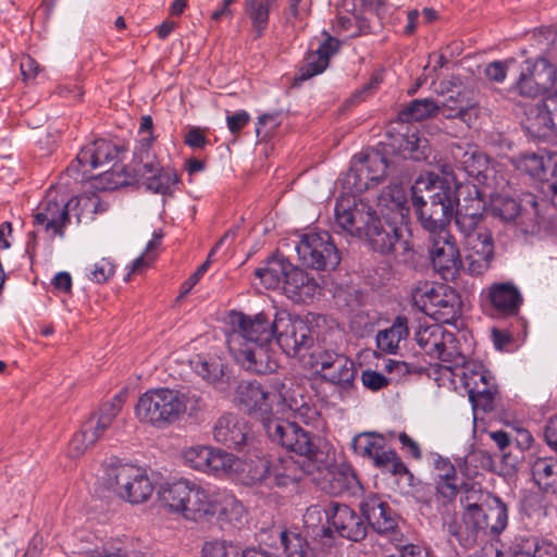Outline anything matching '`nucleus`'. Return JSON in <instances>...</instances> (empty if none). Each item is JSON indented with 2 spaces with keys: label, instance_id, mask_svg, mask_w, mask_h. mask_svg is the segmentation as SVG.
<instances>
[{
  "label": "nucleus",
  "instance_id": "1",
  "mask_svg": "<svg viewBox=\"0 0 557 557\" xmlns=\"http://www.w3.org/2000/svg\"><path fill=\"white\" fill-rule=\"evenodd\" d=\"M412 205L422 227L429 233L448 231L456 211V187L435 174L421 175L412 186ZM461 210V212H466ZM468 212H471L468 209Z\"/></svg>",
  "mask_w": 557,
  "mask_h": 557
},
{
  "label": "nucleus",
  "instance_id": "2",
  "mask_svg": "<svg viewBox=\"0 0 557 557\" xmlns=\"http://www.w3.org/2000/svg\"><path fill=\"white\" fill-rule=\"evenodd\" d=\"M381 199L382 189H377L374 197L363 196L359 201L351 194L341 196L334 209L335 226L341 232L366 240L373 250L381 251L383 248L380 239L383 231Z\"/></svg>",
  "mask_w": 557,
  "mask_h": 557
},
{
  "label": "nucleus",
  "instance_id": "3",
  "mask_svg": "<svg viewBox=\"0 0 557 557\" xmlns=\"http://www.w3.org/2000/svg\"><path fill=\"white\" fill-rule=\"evenodd\" d=\"M161 505L193 522H207L219 510V495L191 481L182 479L159 491Z\"/></svg>",
  "mask_w": 557,
  "mask_h": 557
},
{
  "label": "nucleus",
  "instance_id": "4",
  "mask_svg": "<svg viewBox=\"0 0 557 557\" xmlns=\"http://www.w3.org/2000/svg\"><path fill=\"white\" fill-rule=\"evenodd\" d=\"M117 156V146L104 139H97L81 149L75 161L67 166L66 173L79 182L100 177L106 183L107 189L125 186L128 181L121 173L122 168H116L114 163L111 169H104L109 163L114 162Z\"/></svg>",
  "mask_w": 557,
  "mask_h": 557
},
{
  "label": "nucleus",
  "instance_id": "5",
  "mask_svg": "<svg viewBox=\"0 0 557 557\" xmlns=\"http://www.w3.org/2000/svg\"><path fill=\"white\" fill-rule=\"evenodd\" d=\"M471 212H458L456 224L465 236V268L473 275L486 272L494 256L491 232L481 225V201L473 200Z\"/></svg>",
  "mask_w": 557,
  "mask_h": 557
},
{
  "label": "nucleus",
  "instance_id": "6",
  "mask_svg": "<svg viewBox=\"0 0 557 557\" xmlns=\"http://www.w3.org/2000/svg\"><path fill=\"white\" fill-rule=\"evenodd\" d=\"M265 433L272 442L302 457L301 461L311 463L313 469L326 467L327 453L321 446V440L297 423L282 419L269 420L265 421Z\"/></svg>",
  "mask_w": 557,
  "mask_h": 557
},
{
  "label": "nucleus",
  "instance_id": "7",
  "mask_svg": "<svg viewBox=\"0 0 557 557\" xmlns=\"http://www.w3.org/2000/svg\"><path fill=\"white\" fill-rule=\"evenodd\" d=\"M235 400L248 414L261 419L264 430L265 421L273 420L270 416L275 403L290 410L298 408L294 399H287L285 383L281 381L275 382L271 389L256 380L242 381L236 387Z\"/></svg>",
  "mask_w": 557,
  "mask_h": 557
},
{
  "label": "nucleus",
  "instance_id": "8",
  "mask_svg": "<svg viewBox=\"0 0 557 557\" xmlns=\"http://www.w3.org/2000/svg\"><path fill=\"white\" fill-rule=\"evenodd\" d=\"M275 339L287 356L300 357L306 363L309 356L317 347H321L326 341L319 338L315 330L304 319L287 314L276 313Z\"/></svg>",
  "mask_w": 557,
  "mask_h": 557
},
{
  "label": "nucleus",
  "instance_id": "9",
  "mask_svg": "<svg viewBox=\"0 0 557 557\" xmlns=\"http://www.w3.org/2000/svg\"><path fill=\"white\" fill-rule=\"evenodd\" d=\"M306 366L322 381L346 393L354 387L358 372L351 359L336 351L326 342L311 352Z\"/></svg>",
  "mask_w": 557,
  "mask_h": 557
},
{
  "label": "nucleus",
  "instance_id": "10",
  "mask_svg": "<svg viewBox=\"0 0 557 557\" xmlns=\"http://www.w3.org/2000/svg\"><path fill=\"white\" fill-rule=\"evenodd\" d=\"M412 299L421 311L440 323H455L461 314L460 296L447 284L423 283L414 289Z\"/></svg>",
  "mask_w": 557,
  "mask_h": 557
},
{
  "label": "nucleus",
  "instance_id": "11",
  "mask_svg": "<svg viewBox=\"0 0 557 557\" xmlns=\"http://www.w3.org/2000/svg\"><path fill=\"white\" fill-rule=\"evenodd\" d=\"M108 486L131 504L147 502L154 486L146 471L131 463H111L107 469Z\"/></svg>",
  "mask_w": 557,
  "mask_h": 557
},
{
  "label": "nucleus",
  "instance_id": "12",
  "mask_svg": "<svg viewBox=\"0 0 557 557\" xmlns=\"http://www.w3.org/2000/svg\"><path fill=\"white\" fill-rule=\"evenodd\" d=\"M177 406L172 388H151L138 398L135 416L140 423L162 430L178 421Z\"/></svg>",
  "mask_w": 557,
  "mask_h": 557
},
{
  "label": "nucleus",
  "instance_id": "13",
  "mask_svg": "<svg viewBox=\"0 0 557 557\" xmlns=\"http://www.w3.org/2000/svg\"><path fill=\"white\" fill-rule=\"evenodd\" d=\"M302 264L315 270H334L341 255L327 232L305 234L296 246Z\"/></svg>",
  "mask_w": 557,
  "mask_h": 557
},
{
  "label": "nucleus",
  "instance_id": "14",
  "mask_svg": "<svg viewBox=\"0 0 557 557\" xmlns=\"http://www.w3.org/2000/svg\"><path fill=\"white\" fill-rule=\"evenodd\" d=\"M235 361L245 370L256 374L272 373L278 368L272 343H248L235 337L228 346Z\"/></svg>",
  "mask_w": 557,
  "mask_h": 557
},
{
  "label": "nucleus",
  "instance_id": "15",
  "mask_svg": "<svg viewBox=\"0 0 557 557\" xmlns=\"http://www.w3.org/2000/svg\"><path fill=\"white\" fill-rule=\"evenodd\" d=\"M557 82V69L548 60H527L521 67L516 89L525 97H536L553 89Z\"/></svg>",
  "mask_w": 557,
  "mask_h": 557
},
{
  "label": "nucleus",
  "instance_id": "16",
  "mask_svg": "<svg viewBox=\"0 0 557 557\" xmlns=\"http://www.w3.org/2000/svg\"><path fill=\"white\" fill-rule=\"evenodd\" d=\"M233 326L232 333L227 338V346H231L235 337L244 339L245 344L248 343H272L275 337L276 315L272 320L265 312H260L255 315H247L242 312H234L231 315Z\"/></svg>",
  "mask_w": 557,
  "mask_h": 557
},
{
  "label": "nucleus",
  "instance_id": "17",
  "mask_svg": "<svg viewBox=\"0 0 557 557\" xmlns=\"http://www.w3.org/2000/svg\"><path fill=\"white\" fill-rule=\"evenodd\" d=\"M416 341L422 350L432 358L451 364L458 363L460 352L455 335L437 323L420 325L416 333Z\"/></svg>",
  "mask_w": 557,
  "mask_h": 557
},
{
  "label": "nucleus",
  "instance_id": "18",
  "mask_svg": "<svg viewBox=\"0 0 557 557\" xmlns=\"http://www.w3.org/2000/svg\"><path fill=\"white\" fill-rule=\"evenodd\" d=\"M430 259L445 280L454 278L462 267L459 249L448 231L430 233Z\"/></svg>",
  "mask_w": 557,
  "mask_h": 557
},
{
  "label": "nucleus",
  "instance_id": "19",
  "mask_svg": "<svg viewBox=\"0 0 557 557\" xmlns=\"http://www.w3.org/2000/svg\"><path fill=\"white\" fill-rule=\"evenodd\" d=\"M324 512L329 525L342 537L355 542L366 537L367 524L349 506L339 503H331Z\"/></svg>",
  "mask_w": 557,
  "mask_h": 557
},
{
  "label": "nucleus",
  "instance_id": "20",
  "mask_svg": "<svg viewBox=\"0 0 557 557\" xmlns=\"http://www.w3.org/2000/svg\"><path fill=\"white\" fill-rule=\"evenodd\" d=\"M35 224L42 225L46 232L62 237L64 227L70 223L67 203L64 199L59 200L53 191H49L39 203L35 214Z\"/></svg>",
  "mask_w": 557,
  "mask_h": 557
},
{
  "label": "nucleus",
  "instance_id": "21",
  "mask_svg": "<svg viewBox=\"0 0 557 557\" xmlns=\"http://www.w3.org/2000/svg\"><path fill=\"white\" fill-rule=\"evenodd\" d=\"M270 486L287 487L296 484L307 474L312 473L315 469L311 463H304L296 460L293 456H282L274 460H270Z\"/></svg>",
  "mask_w": 557,
  "mask_h": 557
},
{
  "label": "nucleus",
  "instance_id": "22",
  "mask_svg": "<svg viewBox=\"0 0 557 557\" xmlns=\"http://www.w3.org/2000/svg\"><path fill=\"white\" fill-rule=\"evenodd\" d=\"M283 289L294 302H308L321 294V286L314 276L295 265L287 274Z\"/></svg>",
  "mask_w": 557,
  "mask_h": 557
},
{
  "label": "nucleus",
  "instance_id": "23",
  "mask_svg": "<svg viewBox=\"0 0 557 557\" xmlns=\"http://www.w3.org/2000/svg\"><path fill=\"white\" fill-rule=\"evenodd\" d=\"M213 437L216 442L230 448H240L246 444L248 425L237 414H224L214 424Z\"/></svg>",
  "mask_w": 557,
  "mask_h": 557
},
{
  "label": "nucleus",
  "instance_id": "24",
  "mask_svg": "<svg viewBox=\"0 0 557 557\" xmlns=\"http://www.w3.org/2000/svg\"><path fill=\"white\" fill-rule=\"evenodd\" d=\"M458 363L441 366L440 371L443 377L454 383V377L459 376L468 395L473 391V386L479 385L482 381L488 379L491 373L484 369L481 363L466 361L463 356L457 358Z\"/></svg>",
  "mask_w": 557,
  "mask_h": 557
},
{
  "label": "nucleus",
  "instance_id": "25",
  "mask_svg": "<svg viewBox=\"0 0 557 557\" xmlns=\"http://www.w3.org/2000/svg\"><path fill=\"white\" fill-rule=\"evenodd\" d=\"M370 172L366 165L354 156L349 171L341 180L342 186L346 194H364V196L374 197L377 189L383 190V186L379 181H372Z\"/></svg>",
  "mask_w": 557,
  "mask_h": 557
},
{
  "label": "nucleus",
  "instance_id": "26",
  "mask_svg": "<svg viewBox=\"0 0 557 557\" xmlns=\"http://www.w3.org/2000/svg\"><path fill=\"white\" fill-rule=\"evenodd\" d=\"M455 158L469 176L474 177L481 183H485L494 172L487 156L473 145H467L465 148L457 146Z\"/></svg>",
  "mask_w": 557,
  "mask_h": 557
},
{
  "label": "nucleus",
  "instance_id": "27",
  "mask_svg": "<svg viewBox=\"0 0 557 557\" xmlns=\"http://www.w3.org/2000/svg\"><path fill=\"white\" fill-rule=\"evenodd\" d=\"M392 199L397 208V214L400 216L401 221H404L408 212V210L404 207V203L406 202V195L404 190L398 189L396 191V196H392ZM388 228L393 233V235L389 236V232L385 228V235L387 236L389 250L396 255V257L405 256L410 250V245L408 242L409 231L407 225L404 222H401L399 225L388 223ZM386 246L387 243L385 242V247Z\"/></svg>",
  "mask_w": 557,
  "mask_h": 557
},
{
  "label": "nucleus",
  "instance_id": "28",
  "mask_svg": "<svg viewBox=\"0 0 557 557\" xmlns=\"http://www.w3.org/2000/svg\"><path fill=\"white\" fill-rule=\"evenodd\" d=\"M359 487L360 482L355 471L348 466L329 469L322 484V490L333 496L355 494Z\"/></svg>",
  "mask_w": 557,
  "mask_h": 557
},
{
  "label": "nucleus",
  "instance_id": "29",
  "mask_svg": "<svg viewBox=\"0 0 557 557\" xmlns=\"http://www.w3.org/2000/svg\"><path fill=\"white\" fill-rule=\"evenodd\" d=\"M339 42L329 36L315 51L308 53L304 64L299 69L297 79L307 81L322 73L329 65L330 57L338 49Z\"/></svg>",
  "mask_w": 557,
  "mask_h": 557
},
{
  "label": "nucleus",
  "instance_id": "30",
  "mask_svg": "<svg viewBox=\"0 0 557 557\" xmlns=\"http://www.w3.org/2000/svg\"><path fill=\"white\" fill-rule=\"evenodd\" d=\"M557 547L536 536H518L504 557H556Z\"/></svg>",
  "mask_w": 557,
  "mask_h": 557
},
{
  "label": "nucleus",
  "instance_id": "31",
  "mask_svg": "<svg viewBox=\"0 0 557 557\" xmlns=\"http://www.w3.org/2000/svg\"><path fill=\"white\" fill-rule=\"evenodd\" d=\"M531 126L536 128L537 132H552L557 134V90L546 96L535 108L530 112Z\"/></svg>",
  "mask_w": 557,
  "mask_h": 557
},
{
  "label": "nucleus",
  "instance_id": "32",
  "mask_svg": "<svg viewBox=\"0 0 557 557\" xmlns=\"http://www.w3.org/2000/svg\"><path fill=\"white\" fill-rule=\"evenodd\" d=\"M293 264L283 255H273L265 262L264 267L255 270V275L269 288H277L284 284Z\"/></svg>",
  "mask_w": 557,
  "mask_h": 557
},
{
  "label": "nucleus",
  "instance_id": "33",
  "mask_svg": "<svg viewBox=\"0 0 557 557\" xmlns=\"http://www.w3.org/2000/svg\"><path fill=\"white\" fill-rule=\"evenodd\" d=\"M531 475L540 490L557 494V458L537 457L531 463Z\"/></svg>",
  "mask_w": 557,
  "mask_h": 557
},
{
  "label": "nucleus",
  "instance_id": "34",
  "mask_svg": "<svg viewBox=\"0 0 557 557\" xmlns=\"http://www.w3.org/2000/svg\"><path fill=\"white\" fill-rule=\"evenodd\" d=\"M270 469L271 462L264 456H249L236 467L243 483L247 485L264 483L270 486Z\"/></svg>",
  "mask_w": 557,
  "mask_h": 557
},
{
  "label": "nucleus",
  "instance_id": "35",
  "mask_svg": "<svg viewBox=\"0 0 557 557\" xmlns=\"http://www.w3.org/2000/svg\"><path fill=\"white\" fill-rule=\"evenodd\" d=\"M352 448L356 454L368 459L376 467L383 466V435L375 432H362L355 436Z\"/></svg>",
  "mask_w": 557,
  "mask_h": 557
},
{
  "label": "nucleus",
  "instance_id": "36",
  "mask_svg": "<svg viewBox=\"0 0 557 557\" xmlns=\"http://www.w3.org/2000/svg\"><path fill=\"white\" fill-rule=\"evenodd\" d=\"M388 539L391 545L394 546L395 552L385 557H431L430 553L418 545L404 544L403 534L399 531L398 524L385 517V540Z\"/></svg>",
  "mask_w": 557,
  "mask_h": 557
},
{
  "label": "nucleus",
  "instance_id": "37",
  "mask_svg": "<svg viewBox=\"0 0 557 557\" xmlns=\"http://www.w3.org/2000/svg\"><path fill=\"white\" fill-rule=\"evenodd\" d=\"M388 539L391 545L394 546L395 552L385 557H431L430 553L418 545L404 544L403 534L399 531L398 524L385 517V540Z\"/></svg>",
  "mask_w": 557,
  "mask_h": 557
},
{
  "label": "nucleus",
  "instance_id": "38",
  "mask_svg": "<svg viewBox=\"0 0 557 557\" xmlns=\"http://www.w3.org/2000/svg\"><path fill=\"white\" fill-rule=\"evenodd\" d=\"M373 488L376 491L369 492L363 503L361 504L362 515L368 521L369 525L377 533H383V497L379 492V475L373 476Z\"/></svg>",
  "mask_w": 557,
  "mask_h": 557
},
{
  "label": "nucleus",
  "instance_id": "39",
  "mask_svg": "<svg viewBox=\"0 0 557 557\" xmlns=\"http://www.w3.org/2000/svg\"><path fill=\"white\" fill-rule=\"evenodd\" d=\"M151 138L141 139L133 159V171L144 181L161 170L157 157L150 151Z\"/></svg>",
  "mask_w": 557,
  "mask_h": 557
},
{
  "label": "nucleus",
  "instance_id": "40",
  "mask_svg": "<svg viewBox=\"0 0 557 557\" xmlns=\"http://www.w3.org/2000/svg\"><path fill=\"white\" fill-rule=\"evenodd\" d=\"M490 298L493 306L504 313L516 312L521 302L518 289L508 283L493 285L490 288Z\"/></svg>",
  "mask_w": 557,
  "mask_h": 557
},
{
  "label": "nucleus",
  "instance_id": "41",
  "mask_svg": "<svg viewBox=\"0 0 557 557\" xmlns=\"http://www.w3.org/2000/svg\"><path fill=\"white\" fill-rule=\"evenodd\" d=\"M385 469H387L398 486L400 493L408 494L414 486V476L395 450L385 451Z\"/></svg>",
  "mask_w": 557,
  "mask_h": 557
},
{
  "label": "nucleus",
  "instance_id": "42",
  "mask_svg": "<svg viewBox=\"0 0 557 557\" xmlns=\"http://www.w3.org/2000/svg\"><path fill=\"white\" fill-rule=\"evenodd\" d=\"M441 112V107L434 100L424 98L411 101L398 114V120L404 123L422 121L433 117Z\"/></svg>",
  "mask_w": 557,
  "mask_h": 557
},
{
  "label": "nucleus",
  "instance_id": "43",
  "mask_svg": "<svg viewBox=\"0 0 557 557\" xmlns=\"http://www.w3.org/2000/svg\"><path fill=\"white\" fill-rule=\"evenodd\" d=\"M245 12L251 21V32L253 34V38H260L264 34V30L269 24V3L260 2L259 0H246Z\"/></svg>",
  "mask_w": 557,
  "mask_h": 557
},
{
  "label": "nucleus",
  "instance_id": "44",
  "mask_svg": "<svg viewBox=\"0 0 557 557\" xmlns=\"http://www.w3.org/2000/svg\"><path fill=\"white\" fill-rule=\"evenodd\" d=\"M195 371L207 382L221 386L225 377V364L220 358H199L195 361Z\"/></svg>",
  "mask_w": 557,
  "mask_h": 557
},
{
  "label": "nucleus",
  "instance_id": "45",
  "mask_svg": "<svg viewBox=\"0 0 557 557\" xmlns=\"http://www.w3.org/2000/svg\"><path fill=\"white\" fill-rule=\"evenodd\" d=\"M178 183V174L170 169H161L156 175H149V177L143 182L148 190L163 196H171L173 194V186Z\"/></svg>",
  "mask_w": 557,
  "mask_h": 557
},
{
  "label": "nucleus",
  "instance_id": "46",
  "mask_svg": "<svg viewBox=\"0 0 557 557\" xmlns=\"http://www.w3.org/2000/svg\"><path fill=\"white\" fill-rule=\"evenodd\" d=\"M409 335L407 319L397 317L391 326L385 329V352L396 354L405 346Z\"/></svg>",
  "mask_w": 557,
  "mask_h": 557
},
{
  "label": "nucleus",
  "instance_id": "47",
  "mask_svg": "<svg viewBox=\"0 0 557 557\" xmlns=\"http://www.w3.org/2000/svg\"><path fill=\"white\" fill-rule=\"evenodd\" d=\"M508 522L506 505L499 497H493L485 511V529L498 534L505 530Z\"/></svg>",
  "mask_w": 557,
  "mask_h": 557
},
{
  "label": "nucleus",
  "instance_id": "48",
  "mask_svg": "<svg viewBox=\"0 0 557 557\" xmlns=\"http://www.w3.org/2000/svg\"><path fill=\"white\" fill-rule=\"evenodd\" d=\"M237 458L227 451L211 447L207 474L221 476L236 470Z\"/></svg>",
  "mask_w": 557,
  "mask_h": 557
},
{
  "label": "nucleus",
  "instance_id": "49",
  "mask_svg": "<svg viewBox=\"0 0 557 557\" xmlns=\"http://www.w3.org/2000/svg\"><path fill=\"white\" fill-rule=\"evenodd\" d=\"M281 546L285 557H306L309 544L299 532L284 530L280 535Z\"/></svg>",
  "mask_w": 557,
  "mask_h": 557
},
{
  "label": "nucleus",
  "instance_id": "50",
  "mask_svg": "<svg viewBox=\"0 0 557 557\" xmlns=\"http://www.w3.org/2000/svg\"><path fill=\"white\" fill-rule=\"evenodd\" d=\"M517 170L527 173L528 175L542 180L545 176L547 163L544 156L537 153H524L513 160Z\"/></svg>",
  "mask_w": 557,
  "mask_h": 557
},
{
  "label": "nucleus",
  "instance_id": "51",
  "mask_svg": "<svg viewBox=\"0 0 557 557\" xmlns=\"http://www.w3.org/2000/svg\"><path fill=\"white\" fill-rule=\"evenodd\" d=\"M174 399L178 401L177 417H181L188 412L189 416H194L203 409L205 403L200 395L195 392H181L173 389Z\"/></svg>",
  "mask_w": 557,
  "mask_h": 557
},
{
  "label": "nucleus",
  "instance_id": "52",
  "mask_svg": "<svg viewBox=\"0 0 557 557\" xmlns=\"http://www.w3.org/2000/svg\"><path fill=\"white\" fill-rule=\"evenodd\" d=\"M462 523L467 537L472 539L480 529H485V511L476 504L467 506L462 515Z\"/></svg>",
  "mask_w": 557,
  "mask_h": 557
},
{
  "label": "nucleus",
  "instance_id": "53",
  "mask_svg": "<svg viewBox=\"0 0 557 557\" xmlns=\"http://www.w3.org/2000/svg\"><path fill=\"white\" fill-rule=\"evenodd\" d=\"M211 446L195 445L183 451V459L190 468L206 473L210 460Z\"/></svg>",
  "mask_w": 557,
  "mask_h": 557
},
{
  "label": "nucleus",
  "instance_id": "54",
  "mask_svg": "<svg viewBox=\"0 0 557 557\" xmlns=\"http://www.w3.org/2000/svg\"><path fill=\"white\" fill-rule=\"evenodd\" d=\"M96 443L97 441L95 440L94 434L88 432L86 426L83 424L82 429L72 436L69 443L67 456L74 459L79 458Z\"/></svg>",
  "mask_w": 557,
  "mask_h": 557
},
{
  "label": "nucleus",
  "instance_id": "55",
  "mask_svg": "<svg viewBox=\"0 0 557 557\" xmlns=\"http://www.w3.org/2000/svg\"><path fill=\"white\" fill-rule=\"evenodd\" d=\"M494 393L495 385L492 375H490L488 379L486 377L479 385L473 386V391L468 396L474 407L485 408L492 403Z\"/></svg>",
  "mask_w": 557,
  "mask_h": 557
},
{
  "label": "nucleus",
  "instance_id": "56",
  "mask_svg": "<svg viewBox=\"0 0 557 557\" xmlns=\"http://www.w3.org/2000/svg\"><path fill=\"white\" fill-rule=\"evenodd\" d=\"M243 552L226 541L213 540L202 546V557H242Z\"/></svg>",
  "mask_w": 557,
  "mask_h": 557
},
{
  "label": "nucleus",
  "instance_id": "57",
  "mask_svg": "<svg viewBox=\"0 0 557 557\" xmlns=\"http://www.w3.org/2000/svg\"><path fill=\"white\" fill-rule=\"evenodd\" d=\"M235 233L234 232H227L224 234V236L214 245V247L210 250L207 260L198 267V269L195 271V273L184 283L183 294L188 293L193 286L200 280V277L207 272L211 264L212 256L216 252V250L228 239L234 240Z\"/></svg>",
  "mask_w": 557,
  "mask_h": 557
},
{
  "label": "nucleus",
  "instance_id": "58",
  "mask_svg": "<svg viewBox=\"0 0 557 557\" xmlns=\"http://www.w3.org/2000/svg\"><path fill=\"white\" fill-rule=\"evenodd\" d=\"M123 406V399L121 396H114L110 401L104 403L98 410L97 413L92 414L95 420L100 422L102 425L110 428L114 419L120 413Z\"/></svg>",
  "mask_w": 557,
  "mask_h": 557
},
{
  "label": "nucleus",
  "instance_id": "59",
  "mask_svg": "<svg viewBox=\"0 0 557 557\" xmlns=\"http://www.w3.org/2000/svg\"><path fill=\"white\" fill-rule=\"evenodd\" d=\"M358 160L366 165L372 181H379L382 184L383 178V153L379 150H372L369 153L357 154Z\"/></svg>",
  "mask_w": 557,
  "mask_h": 557
},
{
  "label": "nucleus",
  "instance_id": "60",
  "mask_svg": "<svg viewBox=\"0 0 557 557\" xmlns=\"http://www.w3.org/2000/svg\"><path fill=\"white\" fill-rule=\"evenodd\" d=\"M244 511L243 505L235 497L224 496L223 502L219 499L218 512L227 521L238 520Z\"/></svg>",
  "mask_w": 557,
  "mask_h": 557
},
{
  "label": "nucleus",
  "instance_id": "61",
  "mask_svg": "<svg viewBox=\"0 0 557 557\" xmlns=\"http://www.w3.org/2000/svg\"><path fill=\"white\" fill-rule=\"evenodd\" d=\"M115 272V267L110 259L102 258L98 262H96L92 268L89 270L90 280L96 283H104L110 277L113 276Z\"/></svg>",
  "mask_w": 557,
  "mask_h": 557
},
{
  "label": "nucleus",
  "instance_id": "62",
  "mask_svg": "<svg viewBox=\"0 0 557 557\" xmlns=\"http://www.w3.org/2000/svg\"><path fill=\"white\" fill-rule=\"evenodd\" d=\"M493 209L504 220H513L520 212L519 203L511 198L495 199L493 201Z\"/></svg>",
  "mask_w": 557,
  "mask_h": 557
},
{
  "label": "nucleus",
  "instance_id": "63",
  "mask_svg": "<svg viewBox=\"0 0 557 557\" xmlns=\"http://www.w3.org/2000/svg\"><path fill=\"white\" fill-rule=\"evenodd\" d=\"M440 107L446 119H460L463 122H468L466 115L470 110L465 109V106L457 98L450 96Z\"/></svg>",
  "mask_w": 557,
  "mask_h": 557
},
{
  "label": "nucleus",
  "instance_id": "64",
  "mask_svg": "<svg viewBox=\"0 0 557 557\" xmlns=\"http://www.w3.org/2000/svg\"><path fill=\"white\" fill-rule=\"evenodd\" d=\"M425 145V139L420 138L416 134H411L403 140V144L399 145V149H401L403 152H408L414 159H420L424 156Z\"/></svg>",
  "mask_w": 557,
  "mask_h": 557
}]
</instances>
